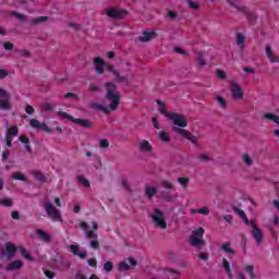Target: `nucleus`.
<instances>
[{
  "instance_id": "f257e3e1",
  "label": "nucleus",
  "mask_w": 279,
  "mask_h": 279,
  "mask_svg": "<svg viewBox=\"0 0 279 279\" xmlns=\"http://www.w3.org/2000/svg\"><path fill=\"white\" fill-rule=\"evenodd\" d=\"M105 87L106 95L102 105L99 102H92L89 108L97 112H104V114H110L118 110L119 104H121V93L117 90V84L112 82L106 83Z\"/></svg>"
},
{
  "instance_id": "f03ea898",
  "label": "nucleus",
  "mask_w": 279,
  "mask_h": 279,
  "mask_svg": "<svg viewBox=\"0 0 279 279\" xmlns=\"http://www.w3.org/2000/svg\"><path fill=\"white\" fill-rule=\"evenodd\" d=\"M232 209L236 213V215H239L240 219L244 221L245 226H251V233L253 235V239L255 240L256 245L259 246L260 243H263V239H265V234L263 233V230H260V228H258V226L256 225V220L247 219V215H245V211L236 206H233Z\"/></svg>"
},
{
  "instance_id": "7ed1b4c3",
  "label": "nucleus",
  "mask_w": 279,
  "mask_h": 279,
  "mask_svg": "<svg viewBox=\"0 0 279 279\" xmlns=\"http://www.w3.org/2000/svg\"><path fill=\"white\" fill-rule=\"evenodd\" d=\"M232 209L236 213V215H239L240 219L244 221L245 226H251V233L253 235V239L255 240L256 245L259 246L260 243H263V239H265V234L263 233V230H260V228H258V226L256 225V220L247 219V215H245V211L236 206H233Z\"/></svg>"
},
{
  "instance_id": "20e7f679",
  "label": "nucleus",
  "mask_w": 279,
  "mask_h": 279,
  "mask_svg": "<svg viewBox=\"0 0 279 279\" xmlns=\"http://www.w3.org/2000/svg\"><path fill=\"white\" fill-rule=\"evenodd\" d=\"M204 228H198L194 231H192V234L190 236V245H192V247H204V245H206V241H204Z\"/></svg>"
},
{
  "instance_id": "39448f33",
  "label": "nucleus",
  "mask_w": 279,
  "mask_h": 279,
  "mask_svg": "<svg viewBox=\"0 0 279 279\" xmlns=\"http://www.w3.org/2000/svg\"><path fill=\"white\" fill-rule=\"evenodd\" d=\"M12 96L8 90L0 87V110H3L4 112H9V110H12Z\"/></svg>"
},
{
  "instance_id": "423d86ee",
  "label": "nucleus",
  "mask_w": 279,
  "mask_h": 279,
  "mask_svg": "<svg viewBox=\"0 0 279 279\" xmlns=\"http://www.w3.org/2000/svg\"><path fill=\"white\" fill-rule=\"evenodd\" d=\"M161 186L162 189H166V191L160 192V197L163 198L165 202H173L175 196L171 195V192L169 191H175V185L168 180H163L161 181Z\"/></svg>"
},
{
  "instance_id": "0eeeda50",
  "label": "nucleus",
  "mask_w": 279,
  "mask_h": 279,
  "mask_svg": "<svg viewBox=\"0 0 279 279\" xmlns=\"http://www.w3.org/2000/svg\"><path fill=\"white\" fill-rule=\"evenodd\" d=\"M153 223L160 230H167V220H165V214L159 208L154 209V214L150 216Z\"/></svg>"
},
{
  "instance_id": "6e6552de",
  "label": "nucleus",
  "mask_w": 279,
  "mask_h": 279,
  "mask_svg": "<svg viewBox=\"0 0 279 279\" xmlns=\"http://www.w3.org/2000/svg\"><path fill=\"white\" fill-rule=\"evenodd\" d=\"M44 208L51 221H62V214L51 203H45Z\"/></svg>"
},
{
  "instance_id": "1a4fd4ad",
  "label": "nucleus",
  "mask_w": 279,
  "mask_h": 279,
  "mask_svg": "<svg viewBox=\"0 0 279 279\" xmlns=\"http://www.w3.org/2000/svg\"><path fill=\"white\" fill-rule=\"evenodd\" d=\"M107 71L114 75V82H117V84H123L130 81V70H126V73L124 75H121V72H119V70L114 69L113 65H109L107 66Z\"/></svg>"
},
{
  "instance_id": "9d476101",
  "label": "nucleus",
  "mask_w": 279,
  "mask_h": 279,
  "mask_svg": "<svg viewBox=\"0 0 279 279\" xmlns=\"http://www.w3.org/2000/svg\"><path fill=\"white\" fill-rule=\"evenodd\" d=\"M172 130L173 132H177V134H180L183 138L191 141L193 145H195L196 147H199V143L197 142V136L193 135L187 130L180 129L178 126H172Z\"/></svg>"
},
{
  "instance_id": "9b49d317",
  "label": "nucleus",
  "mask_w": 279,
  "mask_h": 279,
  "mask_svg": "<svg viewBox=\"0 0 279 279\" xmlns=\"http://www.w3.org/2000/svg\"><path fill=\"white\" fill-rule=\"evenodd\" d=\"M168 119H170V121H173L174 125H177L178 128H186L189 125L186 116L182 113L173 112L172 114H168Z\"/></svg>"
},
{
  "instance_id": "f8f14e48",
  "label": "nucleus",
  "mask_w": 279,
  "mask_h": 279,
  "mask_svg": "<svg viewBox=\"0 0 279 279\" xmlns=\"http://www.w3.org/2000/svg\"><path fill=\"white\" fill-rule=\"evenodd\" d=\"M129 14H130V12L128 10H118L116 8H110L107 12V16H109L110 19H116V20H123Z\"/></svg>"
},
{
  "instance_id": "ddd939ff",
  "label": "nucleus",
  "mask_w": 279,
  "mask_h": 279,
  "mask_svg": "<svg viewBox=\"0 0 279 279\" xmlns=\"http://www.w3.org/2000/svg\"><path fill=\"white\" fill-rule=\"evenodd\" d=\"M31 128H34L35 130H41L43 132H47L48 134H52L53 130L49 129L45 123H40L37 119H31L29 121Z\"/></svg>"
},
{
  "instance_id": "4468645a",
  "label": "nucleus",
  "mask_w": 279,
  "mask_h": 279,
  "mask_svg": "<svg viewBox=\"0 0 279 279\" xmlns=\"http://www.w3.org/2000/svg\"><path fill=\"white\" fill-rule=\"evenodd\" d=\"M230 92L233 99H241L243 97V89H241V86L238 85L236 82L231 81L230 82Z\"/></svg>"
},
{
  "instance_id": "2eb2a0df",
  "label": "nucleus",
  "mask_w": 279,
  "mask_h": 279,
  "mask_svg": "<svg viewBox=\"0 0 279 279\" xmlns=\"http://www.w3.org/2000/svg\"><path fill=\"white\" fill-rule=\"evenodd\" d=\"M85 236L87 239H92L93 241L89 243L90 247H93V250H99V240H97V233H95V231H87L85 233Z\"/></svg>"
},
{
  "instance_id": "dca6fc26",
  "label": "nucleus",
  "mask_w": 279,
  "mask_h": 279,
  "mask_svg": "<svg viewBox=\"0 0 279 279\" xmlns=\"http://www.w3.org/2000/svg\"><path fill=\"white\" fill-rule=\"evenodd\" d=\"M227 3H229L231 8H234V10L241 12L242 14L247 13V7L241 4L239 0H227Z\"/></svg>"
},
{
  "instance_id": "f3484780",
  "label": "nucleus",
  "mask_w": 279,
  "mask_h": 279,
  "mask_svg": "<svg viewBox=\"0 0 279 279\" xmlns=\"http://www.w3.org/2000/svg\"><path fill=\"white\" fill-rule=\"evenodd\" d=\"M94 64L96 73H98L99 75H104V66L106 65L104 59H101V57H96L94 59Z\"/></svg>"
},
{
  "instance_id": "a211bd4d",
  "label": "nucleus",
  "mask_w": 279,
  "mask_h": 279,
  "mask_svg": "<svg viewBox=\"0 0 279 279\" xmlns=\"http://www.w3.org/2000/svg\"><path fill=\"white\" fill-rule=\"evenodd\" d=\"M70 252L74 254V256H78V258H86L88 256V253L86 251H80V247L77 245H70Z\"/></svg>"
},
{
  "instance_id": "6ab92c4d",
  "label": "nucleus",
  "mask_w": 279,
  "mask_h": 279,
  "mask_svg": "<svg viewBox=\"0 0 279 279\" xmlns=\"http://www.w3.org/2000/svg\"><path fill=\"white\" fill-rule=\"evenodd\" d=\"M5 252H7V258L10 260V258H14V255L16 254V245L12 244L11 242H8L5 244Z\"/></svg>"
},
{
  "instance_id": "aec40b11",
  "label": "nucleus",
  "mask_w": 279,
  "mask_h": 279,
  "mask_svg": "<svg viewBox=\"0 0 279 279\" xmlns=\"http://www.w3.org/2000/svg\"><path fill=\"white\" fill-rule=\"evenodd\" d=\"M153 38H156V32L144 31L143 35L138 39L140 43H149V40H153Z\"/></svg>"
},
{
  "instance_id": "412c9836",
  "label": "nucleus",
  "mask_w": 279,
  "mask_h": 279,
  "mask_svg": "<svg viewBox=\"0 0 279 279\" xmlns=\"http://www.w3.org/2000/svg\"><path fill=\"white\" fill-rule=\"evenodd\" d=\"M17 269H23V262L21 259H16L7 266V271H16Z\"/></svg>"
},
{
  "instance_id": "4be33fe9",
  "label": "nucleus",
  "mask_w": 279,
  "mask_h": 279,
  "mask_svg": "<svg viewBox=\"0 0 279 279\" xmlns=\"http://www.w3.org/2000/svg\"><path fill=\"white\" fill-rule=\"evenodd\" d=\"M154 147H151V144L147 140H143L140 142V151H145L146 154H149L153 151Z\"/></svg>"
},
{
  "instance_id": "5701e85b",
  "label": "nucleus",
  "mask_w": 279,
  "mask_h": 279,
  "mask_svg": "<svg viewBox=\"0 0 279 279\" xmlns=\"http://www.w3.org/2000/svg\"><path fill=\"white\" fill-rule=\"evenodd\" d=\"M36 234H38L40 241H44V243H51V235L45 230L38 229Z\"/></svg>"
},
{
  "instance_id": "b1692460",
  "label": "nucleus",
  "mask_w": 279,
  "mask_h": 279,
  "mask_svg": "<svg viewBox=\"0 0 279 279\" xmlns=\"http://www.w3.org/2000/svg\"><path fill=\"white\" fill-rule=\"evenodd\" d=\"M263 119L265 121H272V123H276V125L279 128V116H276L271 112H266L263 114Z\"/></svg>"
},
{
  "instance_id": "393cba45",
  "label": "nucleus",
  "mask_w": 279,
  "mask_h": 279,
  "mask_svg": "<svg viewBox=\"0 0 279 279\" xmlns=\"http://www.w3.org/2000/svg\"><path fill=\"white\" fill-rule=\"evenodd\" d=\"M73 123H75V125H81V128H85L86 130L93 128V123L89 120L74 118Z\"/></svg>"
},
{
  "instance_id": "a878e982",
  "label": "nucleus",
  "mask_w": 279,
  "mask_h": 279,
  "mask_svg": "<svg viewBox=\"0 0 279 279\" xmlns=\"http://www.w3.org/2000/svg\"><path fill=\"white\" fill-rule=\"evenodd\" d=\"M244 16H246L250 25H256V21H258V16L256 13L250 12V10L246 8V13H242Z\"/></svg>"
},
{
  "instance_id": "bb28decb",
  "label": "nucleus",
  "mask_w": 279,
  "mask_h": 279,
  "mask_svg": "<svg viewBox=\"0 0 279 279\" xmlns=\"http://www.w3.org/2000/svg\"><path fill=\"white\" fill-rule=\"evenodd\" d=\"M158 193V187L155 186H146L145 187V196L147 199H154V196Z\"/></svg>"
},
{
  "instance_id": "cd10ccee",
  "label": "nucleus",
  "mask_w": 279,
  "mask_h": 279,
  "mask_svg": "<svg viewBox=\"0 0 279 279\" xmlns=\"http://www.w3.org/2000/svg\"><path fill=\"white\" fill-rule=\"evenodd\" d=\"M222 267L228 276V278L232 279V270L230 269V262L227 258H222Z\"/></svg>"
},
{
  "instance_id": "c85d7f7f",
  "label": "nucleus",
  "mask_w": 279,
  "mask_h": 279,
  "mask_svg": "<svg viewBox=\"0 0 279 279\" xmlns=\"http://www.w3.org/2000/svg\"><path fill=\"white\" fill-rule=\"evenodd\" d=\"M46 21H49V16H38V17L32 19L29 23L31 25H40V23H46Z\"/></svg>"
},
{
  "instance_id": "c756f323",
  "label": "nucleus",
  "mask_w": 279,
  "mask_h": 279,
  "mask_svg": "<svg viewBox=\"0 0 279 279\" xmlns=\"http://www.w3.org/2000/svg\"><path fill=\"white\" fill-rule=\"evenodd\" d=\"M14 136H19V128L11 126L7 131V138H14Z\"/></svg>"
},
{
  "instance_id": "7c9ffc66",
  "label": "nucleus",
  "mask_w": 279,
  "mask_h": 279,
  "mask_svg": "<svg viewBox=\"0 0 279 279\" xmlns=\"http://www.w3.org/2000/svg\"><path fill=\"white\" fill-rule=\"evenodd\" d=\"M35 180H37V182H47V177H45V174H43V172L35 170L32 172Z\"/></svg>"
},
{
  "instance_id": "2f4dec72",
  "label": "nucleus",
  "mask_w": 279,
  "mask_h": 279,
  "mask_svg": "<svg viewBox=\"0 0 279 279\" xmlns=\"http://www.w3.org/2000/svg\"><path fill=\"white\" fill-rule=\"evenodd\" d=\"M236 45L242 50L245 48V36H243V34H241V33L236 34Z\"/></svg>"
},
{
  "instance_id": "473e14b6",
  "label": "nucleus",
  "mask_w": 279,
  "mask_h": 279,
  "mask_svg": "<svg viewBox=\"0 0 279 279\" xmlns=\"http://www.w3.org/2000/svg\"><path fill=\"white\" fill-rule=\"evenodd\" d=\"M0 206H4V208H12V206H14V201H12V198H0Z\"/></svg>"
},
{
  "instance_id": "72a5a7b5",
  "label": "nucleus",
  "mask_w": 279,
  "mask_h": 279,
  "mask_svg": "<svg viewBox=\"0 0 279 279\" xmlns=\"http://www.w3.org/2000/svg\"><path fill=\"white\" fill-rule=\"evenodd\" d=\"M266 56L270 60L271 63L279 62L276 57H274V52L271 51L270 46H266Z\"/></svg>"
},
{
  "instance_id": "f704fd0d",
  "label": "nucleus",
  "mask_w": 279,
  "mask_h": 279,
  "mask_svg": "<svg viewBox=\"0 0 279 279\" xmlns=\"http://www.w3.org/2000/svg\"><path fill=\"white\" fill-rule=\"evenodd\" d=\"M12 178L13 180H19L20 182H27V178L21 172L13 173Z\"/></svg>"
},
{
  "instance_id": "c9c22d12",
  "label": "nucleus",
  "mask_w": 279,
  "mask_h": 279,
  "mask_svg": "<svg viewBox=\"0 0 279 279\" xmlns=\"http://www.w3.org/2000/svg\"><path fill=\"white\" fill-rule=\"evenodd\" d=\"M158 138H160V141H162L163 143H169L171 141L169 134H167V132L165 131L159 132Z\"/></svg>"
},
{
  "instance_id": "e433bc0d",
  "label": "nucleus",
  "mask_w": 279,
  "mask_h": 279,
  "mask_svg": "<svg viewBox=\"0 0 279 279\" xmlns=\"http://www.w3.org/2000/svg\"><path fill=\"white\" fill-rule=\"evenodd\" d=\"M221 250H222L223 252H226L227 254H233V256H234V254H236V252H234V250H232V248L230 247V243H229V242L222 244Z\"/></svg>"
},
{
  "instance_id": "4c0bfd02",
  "label": "nucleus",
  "mask_w": 279,
  "mask_h": 279,
  "mask_svg": "<svg viewBox=\"0 0 279 279\" xmlns=\"http://www.w3.org/2000/svg\"><path fill=\"white\" fill-rule=\"evenodd\" d=\"M58 116H59L61 119H66L68 121H72V123H73V121L75 120V118H73V116H71V114H69V113H66V112H64V111H59V112H58Z\"/></svg>"
},
{
  "instance_id": "58836bf2",
  "label": "nucleus",
  "mask_w": 279,
  "mask_h": 279,
  "mask_svg": "<svg viewBox=\"0 0 279 279\" xmlns=\"http://www.w3.org/2000/svg\"><path fill=\"white\" fill-rule=\"evenodd\" d=\"M118 269H119V271H128L131 269V267L128 264V262H120Z\"/></svg>"
},
{
  "instance_id": "ea45409f",
  "label": "nucleus",
  "mask_w": 279,
  "mask_h": 279,
  "mask_svg": "<svg viewBox=\"0 0 279 279\" xmlns=\"http://www.w3.org/2000/svg\"><path fill=\"white\" fill-rule=\"evenodd\" d=\"M178 182L181 184V186H183V189H186V186H189V182H191V179L180 177Z\"/></svg>"
},
{
  "instance_id": "a19ab883",
  "label": "nucleus",
  "mask_w": 279,
  "mask_h": 279,
  "mask_svg": "<svg viewBox=\"0 0 279 279\" xmlns=\"http://www.w3.org/2000/svg\"><path fill=\"white\" fill-rule=\"evenodd\" d=\"M216 101H218L219 106L226 110L228 108V104L226 102V98L218 96L216 97Z\"/></svg>"
},
{
  "instance_id": "79ce46f5",
  "label": "nucleus",
  "mask_w": 279,
  "mask_h": 279,
  "mask_svg": "<svg viewBox=\"0 0 279 279\" xmlns=\"http://www.w3.org/2000/svg\"><path fill=\"white\" fill-rule=\"evenodd\" d=\"M242 158H243V162H244L245 165H247V167H252V165H253L254 161H252V157H250L248 154H244V155L242 156Z\"/></svg>"
},
{
  "instance_id": "37998d69",
  "label": "nucleus",
  "mask_w": 279,
  "mask_h": 279,
  "mask_svg": "<svg viewBox=\"0 0 279 279\" xmlns=\"http://www.w3.org/2000/svg\"><path fill=\"white\" fill-rule=\"evenodd\" d=\"M186 3L191 10H199V4L193 0H186Z\"/></svg>"
},
{
  "instance_id": "c03bdc74",
  "label": "nucleus",
  "mask_w": 279,
  "mask_h": 279,
  "mask_svg": "<svg viewBox=\"0 0 279 279\" xmlns=\"http://www.w3.org/2000/svg\"><path fill=\"white\" fill-rule=\"evenodd\" d=\"M245 271H246V274H250L252 279L256 278V274H254V266L253 265L246 266Z\"/></svg>"
},
{
  "instance_id": "a18cd8bd",
  "label": "nucleus",
  "mask_w": 279,
  "mask_h": 279,
  "mask_svg": "<svg viewBox=\"0 0 279 279\" xmlns=\"http://www.w3.org/2000/svg\"><path fill=\"white\" fill-rule=\"evenodd\" d=\"M196 60L199 66H206V59H204V54H202L201 52L196 56Z\"/></svg>"
},
{
  "instance_id": "49530a36",
  "label": "nucleus",
  "mask_w": 279,
  "mask_h": 279,
  "mask_svg": "<svg viewBox=\"0 0 279 279\" xmlns=\"http://www.w3.org/2000/svg\"><path fill=\"white\" fill-rule=\"evenodd\" d=\"M114 265L109 260L104 264V269L107 271V274H110L112 271Z\"/></svg>"
},
{
  "instance_id": "de8ad7c7",
  "label": "nucleus",
  "mask_w": 279,
  "mask_h": 279,
  "mask_svg": "<svg viewBox=\"0 0 279 279\" xmlns=\"http://www.w3.org/2000/svg\"><path fill=\"white\" fill-rule=\"evenodd\" d=\"M77 181L81 182V184H83V186H86L87 189L90 186V182H88V180H86V178L84 177H77Z\"/></svg>"
},
{
  "instance_id": "09e8293b",
  "label": "nucleus",
  "mask_w": 279,
  "mask_h": 279,
  "mask_svg": "<svg viewBox=\"0 0 279 279\" xmlns=\"http://www.w3.org/2000/svg\"><path fill=\"white\" fill-rule=\"evenodd\" d=\"M43 271H44L46 278H49V279H54L56 278V272L54 271L47 270V269H44Z\"/></svg>"
},
{
  "instance_id": "8fccbe9b",
  "label": "nucleus",
  "mask_w": 279,
  "mask_h": 279,
  "mask_svg": "<svg viewBox=\"0 0 279 279\" xmlns=\"http://www.w3.org/2000/svg\"><path fill=\"white\" fill-rule=\"evenodd\" d=\"M99 146L101 147V149H108V147H110V142H108V140H100Z\"/></svg>"
},
{
  "instance_id": "3c124183",
  "label": "nucleus",
  "mask_w": 279,
  "mask_h": 279,
  "mask_svg": "<svg viewBox=\"0 0 279 279\" xmlns=\"http://www.w3.org/2000/svg\"><path fill=\"white\" fill-rule=\"evenodd\" d=\"M21 254L27 260H34V257L32 255H29V253H27V251L25 248H21Z\"/></svg>"
},
{
  "instance_id": "603ef678",
  "label": "nucleus",
  "mask_w": 279,
  "mask_h": 279,
  "mask_svg": "<svg viewBox=\"0 0 279 279\" xmlns=\"http://www.w3.org/2000/svg\"><path fill=\"white\" fill-rule=\"evenodd\" d=\"M12 15L16 16L19 21H22V22L26 21V17H25V15H23V13H19V12L13 11Z\"/></svg>"
},
{
  "instance_id": "864d4df0",
  "label": "nucleus",
  "mask_w": 279,
  "mask_h": 279,
  "mask_svg": "<svg viewBox=\"0 0 279 279\" xmlns=\"http://www.w3.org/2000/svg\"><path fill=\"white\" fill-rule=\"evenodd\" d=\"M8 75H10V72H8V70L0 69V80H5V77H8Z\"/></svg>"
},
{
  "instance_id": "5fc2aeb1",
  "label": "nucleus",
  "mask_w": 279,
  "mask_h": 279,
  "mask_svg": "<svg viewBox=\"0 0 279 279\" xmlns=\"http://www.w3.org/2000/svg\"><path fill=\"white\" fill-rule=\"evenodd\" d=\"M197 213L199 215H210V209H208V207H203V208L197 209Z\"/></svg>"
},
{
  "instance_id": "6e6d98bb",
  "label": "nucleus",
  "mask_w": 279,
  "mask_h": 279,
  "mask_svg": "<svg viewBox=\"0 0 279 279\" xmlns=\"http://www.w3.org/2000/svg\"><path fill=\"white\" fill-rule=\"evenodd\" d=\"M174 52L175 53H180L181 56H189V52L186 50H183L182 48L180 47H175L174 48Z\"/></svg>"
},
{
  "instance_id": "4d7b16f0",
  "label": "nucleus",
  "mask_w": 279,
  "mask_h": 279,
  "mask_svg": "<svg viewBox=\"0 0 279 279\" xmlns=\"http://www.w3.org/2000/svg\"><path fill=\"white\" fill-rule=\"evenodd\" d=\"M19 141H21V143H23L24 145H29V137H27V135L20 136Z\"/></svg>"
},
{
  "instance_id": "13d9d810",
  "label": "nucleus",
  "mask_w": 279,
  "mask_h": 279,
  "mask_svg": "<svg viewBox=\"0 0 279 279\" xmlns=\"http://www.w3.org/2000/svg\"><path fill=\"white\" fill-rule=\"evenodd\" d=\"M168 17L170 19V21H174V19H178V12L168 11Z\"/></svg>"
},
{
  "instance_id": "bf43d9fd",
  "label": "nucleus",
  "mask_w": 279,
  "mask_h": 279,
  "mask_svg": "<svg viewBox=\"0 0 279 279\" xmlns=\"http://www.w3.org/2000/svg\"><path fill=\"white\" fill-rule=\"evenodd\" d=\"M216 75L220 80H226V72L223 70H217Z\"/></svg>"
},
{
  "instance_id": "052dcab7",
  "label": "nucleus",
  "mask_w": 279,
  "mask_h": 279,
  "mask_svg": "<svg viewBox=\"0 0 279 279\" xmlns=\"http://www.w3.org/2000/svg\"><path fill=\"white\" fill-rule=\"evenodd\" d=\"M3 47L7 51H12V49H14V45H12L10 41L4 43Z\"/></svg>"
},
{
  "instance_id": "680f3d73",
  "label": "nucleus",
  "mask_w": 279,
  "mask_h": 279,
  "mask_svg": "<svg viewBox=\"0 0 279 279\" xmlns=\"http://www.w3.org/2000/svg\"><path fill=\"white\" fill-rule=\"evenodd\" d=\"M11 217L12 219H15L16 221H19V219H21V214L17 210H13L11 213Z\"/></svg>"
},
{
  "instance_id": "e2e57ef3",
  "label": "nucleus",
  "mask_w": 279,
  "mask_h": 279,
  "mask_svg": "<svg viewBox=\"0 0 279 279\" xmlns=\"http://www.w3.org/2000/svg\"><path fill=\"white\" fill-rule=\"evenodd\" d=\"M34 107L33 106H31V105H27L26 107H25V112H26V114H34Z\"/></svg>"
},
{
  "instance_id": "0e129e2a",
  "label": "nucleus",
  "mask_w": 279,
  "mask_h": 279,
  "mask_svg": "<svg viewBox=\"0 0 279 279\" xmlns=\"http://www.w3.org/2000/svg\"><path fill=\"white\" fill-rule=\"evenodd\" d=\"M122 186L125 189V191H129V193H132V190L130 189V183H128L126 180H122Z\"/></svg>"
},
{
  "instance_id": "69168bd1",
  "label": "nucleus",
  "mask_w": 279,
  "mask_h": 279,
  "mask_svg": "<svg viewBox=\"0 0 279 279\" xmlns=\"http://www.w3.org/2000/svg\"><path fill=\"white\" fill-rule=\"evenodd\" d=\"M44 108H45V110H47L48 112L53 111V106L51 105V102H45V104H44Z\"/></svg>"
},
{
  "instance_id": "338daca9",
  "label": "nucleus",
  "mask_w": 279,
  "mask_h": 279,
  "mask_svg": "<svg viewBox=\"0 0 279 279\" xmlns=\"http://www.w3.org/2000/svg\"><path fill=\"white\" fill-rule=\"evenodd\" d=\"M153 125L156 130H160V123L158 122V118H153Z\"/></svg>"
},
{
  "instance_id": "774afa93",
  "label": "nucleus",
  "mask_w": 279,
  "mask_h": 279,
  "mask_svg": "<svg viewBox=\"0 0 279 279\" xmlns=\"http://www.w3.org/2000/svg\"><path fill=\"white\" fill-rule=\"evenodd\" d=\"M89 267H97V259L92 258L87 260Z\"/></svg>"
}]
</instances>
